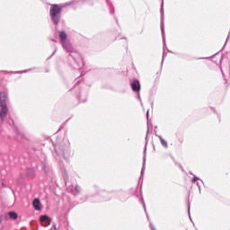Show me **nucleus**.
I'll use <instances>...</instances> for the list:
<instances>
[{"instance_id": "1", "label": "nucleus", "mask_w": 230, "mask_h": 230, "mask_svg": "<svg viewBox=\"0 0 230 230\" xmlns=\"http://www.w3.org/2000/svg\"><path fill=\"white\" fill-rule=\"evenodd\" d=\"M49 16L53 24L56 26L60 22V18L62 17V5L54 4H51L49 9Z\"/></svg>"}, {"instance_id": "2", "label": "nucleus", "mask_w": 230, "mask_h": 230, "mask_svg": "<svg viewBox=\"0 0 230 230\" xmlns=\"http://www.w3.org/2000/svg\"><path fill=\"white\" fill-rule=\"evenodd\" d=\"M8 114V106L6 105V93H0V119L3 120Z\"/></svg>"}, {"instance_id": "3", "label": "nucleus", "mask_w": 230, "mask_h": 230, "mask_svg": "<svg viewBox=\"0 0 230 230\" xmlns=\"http://www.w3.org/2000/svg\"><path fill=\"white\" fill-rule=\"evenodd\" d=\"M40 220L41 224H43L44 227H48L49 226H51V218H49V217L46 215L40 216Z\"/></svg>"}, {"instance_id": "4", "label": "nucleus", "mask_w": 230, "mask_h": 230, "mask_svg": "<svg viewBox=\"0 0 230 230\" xmlns=\"http://www.w3.org/2000/svg\"><path fill=\"white\" fill-rule=\"evenodd\" d=\"M59 39H60V42H61V45L63 46V48H67V42H66V40H67V34L64 31H60Z\"/></svg>"}, {"instance_id": "5", "label": "nucleus", "mask_w": 230, "mask_h": 230, "mask_svg": "<svg viewBox=\"0 0 230 230\" xmlns=\"http://www.w3.org/2000/svg\"><path fill=\"white\" fill-rule=\"evenodd\" d=\"M131 89L132 91H134L135 93H139L141 91V84H139L138 80H134L131 83Z\"/></svg>"}, {"instance_id": "6", "label": "nucleus", "mask_w": 230, "mask_h": 230, "mask_svg": "<svg viewBox=\"0 0 230 230\" xmlns=\"http://www.w3.org/2000/svg\"><path fill=\"white\" fill-rule=\"evenodd\" d=\"M32 206L36 211H40V199H35L32 202Z\"/></svg>"}, {"instance_id": "7", "label": "nucleus", "mask_w": 230, "mask_h": 230, "mask_svg": "<svg viewBox=\"0 0 230 230\" xmlns=\"http://www.w3.org/2000/svg\"><path fill=\"white\" fill-rule=\"evenodd\" d=\"M158 139L160 140L162 146H164V148H168V142H166V140H164L163 137L158 136Z\"/></svg>"}, {"instance_id": "8", "label": "nucleus", "mask_w": 230, "mask_h": 230, "mask_svg": "<svg viewBox=\"0 0 230 230\" xmlns=\"http://www.w3.org/2000/svg\"><path fill=\"white\" fill-rule=\"evenodd\" d=\"M64 49H66L70 53H73V50H74L73 46L71 45V43H67V42H66V48H64Z\"/></svg>"}, {"instance_id": "9", "label": "nucleus", "mask_w": 230, "mask_h": 230, "mask_svg": "<svg viewBox=\"0 0 230 230\" xmlns=\"http://www.w3.org/2000/svg\"><path fill=\"white\" fill-rule=\"evenodd\" d=\"M72 192L74 193V195H78V193H80V187L78 185H75Z\"/></svg>"}, {"instance_id": "10", "label": "nucleus", "mask_w": 230, "mask_h": 230, "mask_svg": "<svg viewBox=\"0 0 230 230\" xmlns=\"http://www.w3.org/2000/svg\"><path fill=\"white\" fill-rule=\"evenodd\" d=\"M10 218H13V220L17 219V213L15 212H9Z\"/></svg>"}, {"instance_id": "11", "label": "nucleus", "mask_w": 230, "mask_h": 230, "mask_svg": "<svg viewBox=\"0 0 230 230\" xmlns=\"http://www.w3.org/2000/svg\"><path fill=\"white\" fill-rule=\"evenodd\" d=\"M196 181H199V177L194 176L191 180V182H196Z\"/></svg>"}, {"instance_id": "12", "label": "nucleus", "mask_w": 230, "mask_h": 230, "mask_svg": "<svg viewBox=\"0 0 230 230\" xmlns=\"http://www.w3.org/2000/svg\"><path fill=\"white\" fill-rule=\"evenodd\" d=\"M54 230H57V225H53Z\"/></svg>"}, {"instance_id": "13", "label": "nucleus", "mask_w": 230, "mask_h": 230, "mask_svg": "<svg viewBox=\"0 0 230 230\" xmlns=\"http://www.w3.org/2000/svg\"><path fill=\"white\" fill-rule=\"evenodd\" d=\"M162 31H163V33H164V29L162 27Z\"/></svg>"}, {"instance_id": "14", "label": "nucleus", "mask_w": 230, "mask_h": 230, "mask_svg": "<svg viewBox=\"0 0 230 230\" xmlns=\"http://www.w3.org/2000/svg\"><path fill=\"white\" fill-rule=\"evenodd\" d=\"M188 211H189V213H190V207L188 208Z\"/></svg>"}, {"instance_id": "15", "label": "nucleus", "mask_w": 230, "mask_h": 230, "mask_svg": "<svg viewBox=\"0 0 230 230\" xmlns=\"http://www.w3.org/2000/svg\"><path fill=\"white\" fill-rule=\"evenodd\" d=\"M139 100H141V97L138 95Z\"/></svg>"}, {"instance_id": "16", "label": "nucleus", "mask_w": 230, "mask_h": 230, "mask_svg": "<svg viewBox=\"0 0 230 230\" xmlns=\"http://www.w3.org/2000/svg\"><path fill=\"white\" fill-rule=\"evenodd\" d=\"M147 115H148V111H147Z\"/></svg>"}, {"instance_id": "17", "label": "nucleus", "mask_w": 230, "mask_h": 230, "mask_svg": "<svg viewBox=\"0 0 230 230\" xmlns=\"http://www.w3.org/2000/svg\"><path fill=\"white\" fill-rule=\"evenodd\" d=\"M0 224H1V219H0Z\"/></svg>"}]
</instances>
